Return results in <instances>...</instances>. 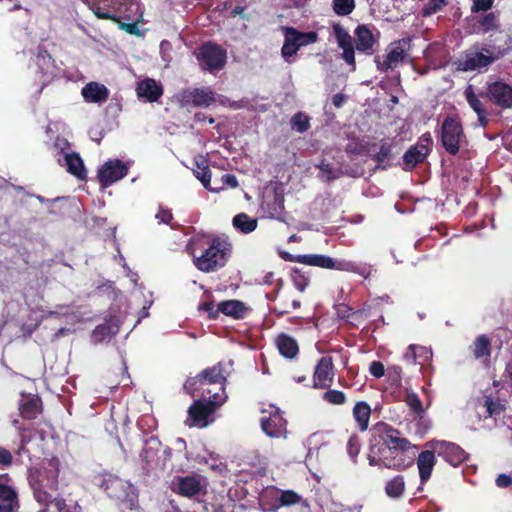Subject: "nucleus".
<instances>
[{
    "label": "nucleus",
    "instance_id": "53",
    "mask_svg": "<svg viewBox=\"0 0 512 512\" xmlns=\"http://www.w3.org/2000/svg\"><path fill=\"white\" fill-rule=\"evenodd\" d=\"M292 281L295 286V288L299 292H304L306 287L309 284V278L300 273L299 270L295 269L292 273Z\"/></svg>",
    "mask_w": 512,
    "mask_h": 512
},
{
    "label": "nucleus",
    "instance_id": "43",
    "mask_svg": "<svg viewBox=\"0 0 512 512\" xmlns=\"http://www.w3.org/2000/svg\"><path fill=\"white\" fill-rule=\"evenodd\" d=\"M473 354L476 358L490 356V341L486 335H480L476 338L473 347Z\"/></svg>",
    "mask_w": 512,
    "mask_h": 512
},
{
    "label": "nucleus",
    "instance_id": "30",
    "mask_svg": "<svg viewBox=\"0 0 512 512\" xmlns=\"http://www.w3.org/2000/svg\"><path fill=\"white\" fill-rule=\"evenodd\" d=\"M36 63L41 73V81L48 83L55 75L54 62L49 54L40 52L37 55Z\"/></svg>",
    "mask_w": 512,
    "mask_h": 512
},
{
    "label": "nucleus",
    "instance_id": "45",
    "mask_svg": "<svg viewBox=\"0 0 512 512\" xmlns=\"http://www.w3.org/2000/svg\"><path fill=\"white\" fill-rule=\"evenodd\" d=\"M405 402L410 410L419 418H422L425 414V408L423 407L422 401L418 395L412 391L408 392L405 398Z\"/></svg>",
    "mask_w": 512,
    "mask_h": 512
},
{
    "label": "nucleus",
    "instance_id": "26",
    "mask_svg": "<svg viewBox=\"0 0 512 512\" xmlns=\"http://www.w3.org/2000/svg\"><path fill=\"white\" fill-rule=\"evenodd\" d=\"M275 345L279 353L287 358L293 359L298 355L299 345L295 338L292 336L281 333L275 338Z\"/></svg>",
    "mask_w": 512,
    "mask_h": 512
},
{
    "label": "nucleus",
    "instance_id": "39",
    "mask_svg": "<svg viewBox=\"0 0 512 512\" xmlns=\"http://www.w3.org/2000/svg\"><path fill=\"white\" fill-rule=\"evenodd\" d=\"M284 36L285 40L281 49V54L284 60L288 63L292 62V57L299 50V46L295 40H293V36L290 34L287 28H284Z\"/></svg>",
    "mask_w": 512,
    "mask_h": 512
},
{
    "label": "nucleus",
    "instance_id": "20",
    "mask_svg": "<svg viewBox=\"0 0 512 512\" xmlns=\"http://www.w3.org/2000/svg\"><path fill=\"white\" fill-rule=\"evenodd\" d=\"M136 94L144 102H156L163 94L162 85L152 78H146L137 83Z\"/></svg>",
    "mask_w": 512,
    "mask_h": 512
},
{
    "label": "nucleus",
    "instance_id": "28",
    "mask_svg": "<svg viewBox=\"0 0 512 512\" xmlns=\"http://www.w3.org/2000/svg\"><path fill=\"white\" fill-rule=\"evenodd\" d=\"M428 145L418 143L417 145L408 149L404 154L403 160L407 169H413L418 163H421L428 155Z\"/></svg>",
    "mask_w": 512,
    "mask_h": 512
},
{
    "label": "nucleus",
    "instance_id": "47",
    "mask_svg": "<svg viewBox=\"0 0 512 512\" xmlns=\"http://www.w3.org/2000/svg\"><path fill=\"white\" fill-rule=\"evenodd\" d=\"M355 9V0H333V11L339 16H347Z\"/></svg>",
    "mask_w": 512,
    "mask_h": 512
},
{
    "label": "nucleus",
    "instance_id": "42",
    "mask_svg": "<svg viewBox=\"0 0 512 512\" xmlns=\"http://www.w3.org/2000/svg\"><path fill=\"white\" fill-rule=\"evenodd\" d=\"M290 34L293 36V40L296 41L299 48L309 44H313L318 40V34L314 31L300 32L292 27H286Z\"/></svg>",
    "mask_w": 512,
    "mask_h": 512
},
{
    "label": "nucleus",
    "instance_id": "7",
    "mask_svg": "<svg viewBox=\"0 0 512 512\" xmlns=\"http://www.w3.org/2000/svg\"><path fill=\"white\" fill-rule=\"evenodd\" d=\"M441 143L445 150L456 155L467 143L462 124L458 118L447 117L441 126Z\"/></svg>",
    "mask_w": 512,
    "mask_h": 512
},
{
    "label": "nucleus",
    "instance_id": "44",
    "mask_svg": "<svg viewBox=\"0 0 512 512\" xmlns=\"http://www.w3.org/2000/svg\"><path fill=\"white\" fill-rule=\"evenodd\" d=\"M303 504L306 505V501L303 500V498L293 490H283L281 491L280 497H279V506H293L296 504Z\"/></svg>",
    "mask_w": 512,
    "mask_h": 512
},
{
    "label": "nucleus",
    "instance_id": "24",
    "mask_svg": "<svg viewBox=\"0 0 512 512\" xmlns=\"http://www.w3.org/2000/svg\"><path fill=\"white\" fill-rule=\"evenodd\" d=\"M120 320L113 316L104 324L98 325L92 332L91 339L94 343L109 341L119 330Z\"/></svg>",
    "mask_w": 512,
    "mask_h": 512
},
{
    "label": "nucleus",
    "instance_id": "49",
    "mask_svg": "<svg viewBox=\"0 0 512 512\" xmlns=\"http://www.w3.org/2000/svg\"><path fill=\"white\" fill-rule=\"evenodd\" d=\"M291 125L297 132L303 133L309 129L310 119L306 114L298 112L292 117Z\"/></svg>",
    "mask_w": 512,
    "mask_h": 512
},
{
    "label": "nucleus",
    "instance_id": "27",
    "mask_svg": "<svg viewBox=\"0 0 512 512\" xmlns=\"http://www.w3.org/2000/svg\"><path fill=\"white\" fill-rule=\"evenodd\" d=\"M18 507V495L15 489L0 483V512H15Z\"/></svg>",
    "mask_w": 512,
    "mask_h": 512
},
{
    "label": "nucleus",
    "instance_id": "33",
    "mask_svg": "<svg viewBox=\"0 0 512 512\" xmlns=\"http://www.w3.org/2000/svg\"><path fill=\"white\" fill-rule=\"evenodd\" d=\"M195 460L200 464H206L208 467L217 473H222L226 470L225 462L220 458L219 455L213 452H205L204 454H198Z\"/></svg>",
    "mask_w": 512,
    "mask_h": 512
},
{
    "label": "nucleus",
    "instance_id": "35",
    "mask_svg": "<svg viewBox=\"0 0 512 512\" xmlns=\"http://www.w3.org/2000/svg\"><path fill=\"white\" fill-rule=\"evenodd\" d=\"M371 409L364 401L357 402L353 408V417L361 431L368 428Z\"/></svg>",
    "mask_w": 512,
    "mask_h": 512
},
{
    "label": "nucleus",
    "instance_id": "16",
    "mask_svg": "<svg viewBox=\"0 0 512 512\" xmlns=\"http://www.w3.org/2000/svg\"><path fill=\"white\" fill-rule=\"evenodd\" d=\"M263 432L271 438H286L287 422L280 414L278 408L272 407L269 416H263L260 420Z\"/></svg>",
    "mask_w": 512,
    "mask_h": 512
},
{
    "label": "nucleus",
    "instance_id": "37",
    "mask_svg": "<svg viewBox=\"0 0 512 512\" xmlns=\"http://www.w3.org/2000/svg\"><path fill=\"white\" fill-rule=\"evenodd\" d=\"M245 310L244 304L238 300H228L219 303V313L221 312L234 318L243 317Z\"/></svg>",
    "mask_w": 512,
    "mask_h": 512
},
{
    "label": "nucleus",
    "instance_id": "13",
    "mask_svg": "<svg viewBox=\"0 0 512 512\" xmlns=\"http://www.w3.org/2000/svg\"><path fill=\"white\" fill-rule=\"evenodd\" d=\"M226 58V51L212 43L204 44L198 54L201 67L210 72L222 69L226 63Z\"/></svg>",
    "mask_w": 512,
    "mask_h": 512
},
{
    "label": "nucleus",
    "instance_id": "25",
    "mask_svg": "<svg viewBox=\"0 0 512 512\" xmlns=\"http://www.w3.org/2000/svg\"><path fill=\"white\" fill-rule=\"evenodd\" d=\"M59 165L66 168L67 172L76 176L78 179L86 177V170L82 159L76 153H64L62 156L57 157Z\"/></svg>",
    "mask_w": 512,
    "mask_h": 512
},
{
    "label": "nucleus",
    "instance_id": "1",
    "mask_svg": "<svg viewBox=\"0 0 512 512\" xmlns=\"http://www.w3.org/2000/svg\"><path fill=\"white\" fill-rule=\"evenodd\" d=\"M229 373L225 365L219 363L185 382L184 389L188 393L193 395L196 390H202L203 394H209L207 400H196L190 406L187 419L189 426L205 428L213 422L212 414L227 400L224 385Z\"/></svg>",
    "mask_w": 512,
    "mask_h": 512
},
{
    "label": "nucleus",
    "instance_id": "34",
    "mask_svg": "<svg viewBox=\"0 0 512 512\" xmlns=\"http://www.w3.org/2000/svg\"><path fill=\"white\" fill-rule=\"evenodd\" d=\"M47 316L65 317L68 319V323L71 324H75L77 322L84 321L87 319L83 315L75 311L73 307L66 305H59L54 310L48 311Z\"/></svg>",
    "mask_w": 512,
    "mask_h": 512
},
{
    "label": "nucleus",
    "instance_id": "62",
    "mask_svg": "<svg viewBox=\"0 0 512 512\" xmlns=\"http://www.w3.org/2000/svg\"><path fill=\"white\" fill-rule=\"evenodd\" d=\"M512 483V478L506 474H500L496 479V485L500 488H506Z\"/></svg>",
    "mask_w": 512,
    "mask_h": 512
},
{
    "label": "nucleus",
    "instance_id": "38",
    "mask_svg": "<svg viewBox=\"0 0 512 512\" xmlns=\"http://www.w3.org/2000/svg\"><path fill=\"white\" fill-rule=\"evenodd\" d=\"M405 491V481L403 476H395L387 481L385 485V492L389 498L399 499Z\"/></svg>",
    "mask_w": 512,
    "mask_h": 512
},
{
    "label": "nucleus",
    "instance_id": "21",
    "mask_svg": "<svg viewBox=\"0 0 512 512\" xmlns=\"http://www.w3.org/2000/svg\"><path fill=\"white\" fill-rule=\"evenodd\" d=\"M333 363L331 357H322L314 372V387L326 388L332 384L333 381Z\"/></svg>",
    "mask_w": 512,
    "mask_h": 512
},
{
    "label": "nucleus",
    "instance_id": "18",
    "mask_svg": "<svg viewBox=\"0 0 512 512\" xmlns=\"http://www.w3.org/2000/svg\"><path fill=\"white\" fill-rule=\"evenodd\" d=\"M486 96L491 103L503 109L512 108V86L503 81L489 83Z\"/></svg>",
    "mask_w": 512,
    "mask_h": 512
},
{
    "label": "nucleus",
    "instance_id": "4",
    "mask_svg": "<svg viewBox=\"0 0 512 512\" xmlns=\"http://www.w3.org/2000/svg\"><path fill=\"white\" fill-rule=\"evenodd\" d=\"M285 259L290 262H297L309 266L354 273L364 279H368L373 270L372 265L368 263L356 262L347 259H334L322 254H288Z\"/></svg>",
    "mask_w": 512,
    "mask_h": 512
},
{
    "label": "nucleus",
    "instance_id": "51",
    "mask_svg": "<svg viewBox=\"0 0 512 512\" xmlns=\"http://www.w3.org/2000/svg\"><path fill=\"white\" fill-rule=\"evenodd\" d=\"M484 407L489 417L498 416L503 410L501 403L497 400H493L491 397L485 398Z\"/></svg>",
    "mask_w": 512,
    "mask_h": 512
},
{
    "label": "nucleus",
    "instance_id": "19",
    "mask_svg": "<svg viewBox=\"0 0 512 512\" xmlns=\"http://www.w3.org/2000/svg\"><path fill=\"white\" fill-rule=\"evenodd\" d=\"M207 481L202 476H186L179 478L177 491L185 497H194L206 493Z\"/></svg>",
    "mask_w": 512,
    "mask_h": 512
},
{
    "label": "nucleus",
    "instance_id": "17",
    "mask_svg": "<svg viewBox=\"0 0 512 512\" xmlns=\"http://www.w3.org/2000/svg\"><path fill=\"white\" fill-rule=\"evenodd\" d=\"M261 209L269 218L283 220L284 194L280 188L266 191L263 195Z\"/></svg>",
    "mask_w": 512,
    "mask_h": 512
},
{
    "label": "nucleus",
    "instance_id": "22",
    "mask_svg": "<svg viewBox=\"0 0 512 512\" xmlns=\"http://www.w3.org/2000/svg\"><path fill=\"white\" fill-rule=\"evenodd\" d=\"M435 454L436 452L433 449L427 448L425 451H422L418 456L417 467L419 471L421 485H424L431 477L432 471L436 464ZM422 489V486H420L418 488V491Z\"/></svg>",
    "mask_w": 512,
    "mask_h": 512
},
{
    "label": "nucleus",
    "instance_id": "9",
    "mask_svg": "<svg viewBox=\"0 0 512 512\" xmlns=\"http://www.w3.org/2000/svg\"><path fill=\"white\" fill-rule=\"evenodd\" d=\"M101 487L109 497L127 502L130 504V507L133 506L137 497L136 489L130 482L114 475H108L104 478Z\"/></svg>",
    "mask_w": 512,
    "mask_h": 512
},
{
    "label": "nucleus",
    "instance_id": "40",
    "mask_svg": "<svg viewBox=\"0 0 512 512\" xmlns=\"http://www.w3.org/2000/svg\"><path fill=\"white\" fill-rule=\"evenodd\" d=\"M194 174L196 178L201 181V183L206 189H209L214 192H217L219 190L210 188L211 173L206 160L200 159L196 161V169L194 170Z\"/></svg>",
    "mask_w": 512,
    "mask_h": 512
},
{
    "label": "nucleus",
    "instance_id": "52",
    "mask_svg": "<svg viewBox=\"0 0 512 512\" xmlns=\"http://www.w3.org/2000/svg\"><path fill=\"white\" fill-rule=\"evenodd\" d=\"M323 399L334 405H342L346 402V396L339 390H328L324 393Z\"/></svg>",
    "mask_w": 512,
    "mask_h": 512
},
{
    "label": "nucleus",
    "instance_id": "29",
    "mask_svg": "<svg viewBox=\"0 0 512 512\" xmlns=\"http://www.w3.org/2000/svg\"><path fill=\"white\" fill-rule=\"evenodd\" d=\"M356 48L360 52L370 53L375 44L372 31L365 25H360L355 30Z\"/></svg>",
    "mask_w": 512,
    "mask_h": 512
},
{
    "label": "nucleus",
    "instance_id": "54",
    "mask_svg": "<svg viewBox=\"0 0 512 512\" xmlns=\"http://www.w3.org/2000/svg\"><path fill=\"white\" fill-rule=\"evenodd\" d=\"M360 440L356 435H353L349 438L347 444V452L352 459H355L360 451Z\"/></svg>",
    "mask_w": 512,
    "mask_h": 512
},
{
    "label": "nucleus",
    "instance_id": "46",
    "mask_svg": "<svg viewBox=\"0 0 512 512\" xmlns=\"http://www.w3.org/2000/svg\"><path fill=\"white\" fill-rule=\"evenodd\" d=\"M465 98L471 109L476 113L480 114L485 110L483 103L479 97L474 93L473 87L469 85L464 91Z\"/></svg>",
    "mask_w": 512,
    "mask_h": 512
},
{
    "label": "nucleus",
    "instance_id": "11",
    "mask_svg": "<svg viewBox=\"0 0 512 512\" xmlns=\"http://www.w3.org/2000/svg\"><path fill=\"white\" fill-rule=\"evenodd\" d=\"M495 56L489 49L478 51L477 49L468 50L456 63L459 71H475L487 68L495 61Z\"/></svg>",
    "mask_w": 512,
    "mask_h": 512
},
{
    "label": "nucleus",
    "instance_id": "36",
    "mask_svg": "<svg viewBox=\"0 0 512 512\" xmlns=\"http://www.w3.org/2000/svg\"><path fill=\"white\" fill-rule=\"evenodd\" d=\"M233 226L243 234L253 232L257 228V219L248 216L246 213H239L233 218Z\"/></svg>",
    "mask_w": 512,
    "mask_h": 512
},
{
    "label": "nucleus",
    "instance_id": "56",
    "mask_svg": "<svg viewBox=\"0 0 512 512\" xmlns=\"http://www.w3.org/2000/svg\"><path fill=\"white\" fill-rule=\"evenodd\" d=\"M494 0H473L471 11L473 13L485 12L493 7Z\"/></svg>",
    "mask_w": 512,
    "mask_h": 512
},
{
    "label": "nucleus",
    "instance_id": "8",
    "mask_svg": "<svg viewBox=\"0 0 512 512\" xmlns=\"http://www.w3.org/2000/svg\"><path fill=\"white\" fill-rule=\"evenodd\" d=\"M171 456L170 448H162L160 441L155 437H150L145 441V445L140 454L145 463V469L148 471L154 469H163Z\"/></svg>",
    "mask_w": 512,
    "mask_h": 512
},
{
    "label": "nucleus",
    "instance_id": "59",
    "mask_svg": "<svg viewBox=\"0 0 512 512\" xmlns=\"http://www.w3.org/2000/svg\"><path fill=\"white\" fill-rule=\"evenodd\" d=\"M198 309L200 311L207 312L210 318H217L219 315V305L217 306V308H215L213 302H205L203 304H200Z\"/></svg>",
    "mask_w": 512,
    "mask_h": 512
},
{
    "label": "nucleus",
    "instance_id": "48",
    "mask_svg": "<svg viewBox=\"0 0 512 512\" xmlns=\"http://www.w3.org/2000/svg\"><path fill=\"white\" fill-rule=\"evenodd\" d=\"M430 354V351L424 347L410 345L407 351L404 353L403 359L408 363H414L418 356H425V358H428L430 357Z\"/></svg>",
    "mask_w": 512,
    "mask_h": 512
},
{
    "label": "nucleus",
    "instance_id": "64",
    "mask_svg": "<svg viewBox=\"0 0 512 512\" xmlns=\"http://www.w3.org/2000/svg\"><path fill=\"white\" fill-rule=\"evenodd\" d=\"M11 459V453L4 448H0V464L9 465L11 463Z\"/></svg>",
    "mask_w": 512,
    "mask_h": 512
},
{
    "label": "nucleus",
    "instance_id": "31",
    "mask_svg": "<svg viewBox=\"0 0 512 512\" xmlns=\"http://www.w3.org/2000/svg\"><path fill=\"white\" fill-rule=\"evenodd\" d=\"M385 434V443L389 451H407L411 448V443L406 438L401 437L397 430L387 428Z\"/></svg>",
    "mask_w": 512,
    "mask_h": 512
},
{
    "label": "nucleus",
    "instance_id": "12",
    "mask_svg": "<svg viewBox=\"0 0 512 512\" xmlns=\"http://www.w3.org/2000/svg\"><path fill=\"white\" fill-rule=\"evenodd\" d=\"M425 447L433 449L439 457L452 466H458L467 458L466 452L460 446L445 440L428 441Z\"/></svg>",
    "mask_w": 512,
    "mask_h": 512
},
{
    "label": "nucleus",
    "instance_id": "41",
    "mask_svg": "<svg viewBox=\"0 0 512 512\" xmlns=\"http://www.w3.org/2000/svg\"><path fill=\"white\" fill-rule=\"evenodd\" d=\"M479 29L482 33L496 31L499 28V16L497 13L489 12L478 20Z\"/></svg>",
    "mask_w": 512,
    "mask_h": 512
},
{
    "label": "nucleus",
    "instance_id": "6",
    "mask_svg": "<svg viewBox=\"0 0 512 512\" xmlns=\"http://www.w3.org/2000/svg\"><path fill=\"white\" fill-rule=\"evenodd\" d=\"M182 107H208L212 103L218 101L223 106H230L239 109L242 105L238 102H231L225 97L216 98L215 94L209 88H195L184 90L177 96Z\"/></svg>",
    "mask_w": 512,
    "mask_h": 512
},
{
    "label": "nucleus",
    "instance_id": "23",
    "mask_svg": "<svg viewBox=\"0 0 512 512\" xmlns=\"http://www.w3.org/2000/svg\"><path fill=\"white\" fill-rule=\"evenodd\" d=\"M81 95L87 103L101 104L107 100L109 90L104 84L91 81L81 89Z\"/></svg>",
    "mask_w": 512,
    "mask_h": 512
},
{
    "label": "nucleus",
    "instance_id": "50",
    "mask_svg": "<svg viewBox=\"0 0 512 512\" xmlns=\"http://www.w3.org/2000/svg\"><path fill=\"white\" fill-rule=\"evenodd\" d=\"M21 414L25 418H34L38 413V399L30 398L23 402L20 407Z\"/></svg>",
    "mask_w": 512,
    "mask_h": 512
},
{
    "label": "nucleus",
    "instance_id": "15",
    "mask_svg": "<svg viewBox=\"0 0 512 512\" xmlns=\"http://www.w3.org/2000/svg\"><path fill=\"white\" fill-rule=\"evenodd\" d=\"M332 35L338 47L342 50V59L351 66L352 71H355V49L351 35L340 23L332 25Z\"/></svg>",
    "mask_w": 512,
    "mask_h": 512
},
{
    "label": "nucleus",
    "instance_id": "55",
    "mask_svg": "<svg viewBox=\"0 0 512 512\" xmlns=\"http://www.w3.org/2000/svg\"><path fill=\"white\" fill-rule=\"evenodd\" d=\"M445 5V0H428V3L425 5L423 10L424 15L434 14Z\"/></svg>",
    "mask_w": 512,
    "mask_h": 512
},
{
    "label": "nucleus",
    "instance_id": "10",
    "mask_svg": "<svg viewBox=\"0 0 512 512\" xmlns=\"http://www.w3.org/2000/svg\"><path fill=\"white\" fill-rule=\"evenodd\" d=\"M409 41L399 40L388 46L386 55L383 59L379 56L375 58L377 69L381 72L395 69L403 63L408 57Z\"/></svg>",
    "mask_w": 512,
    "mask_h": 512
},
{
    "label": "nucleus",
    "instance_id": "3",
    "mask_svg": "<svg viewBox=\"0 0 512 512\" xmlns=\"http://www.w3.org/2000/svg\"><path fill=\"white\" fill-rule=\"evenodd\" d=\"M59 460L55 457L45 459L40 467L32 471L29 476L30 486L35 500L45 507L38 512H55L50 508L48 501L58 484Z\"/></svg>",
    "mask_w": 512,
    "mask_h": 512
},
{
    "label": "nucleus",
    "instance_id": "63",
    "mask_svg": "<svg viewBox=\"0 0 512 512\" xmlns=\"http://www.w3.org/2000/svg\"><path fill=\"white\" fill-rule=\"evenodd\" d=\"M222 181L225 185L235 188L238 186L237 178L232 174H225L222 176Z\"/></svg>",
    "mask_w": 512,
    "mask_h": 512
},
{
    "label": "nucleus",
    "instance_id": "60",
    "mask_svg": "<svg viewBox=\"0 0 512 512\" xmlns=\"http://www.w3.org/2000/svg\"><path fill=\"white\" fill-rule=\"evenodd\" d=\"M155 218L159 223L169 224L172 220V213L169 209H164L163 207H159L158 213L155 215Z\"/></svg>",
    "mask_w": 512,
    "mask_h": 512
},
{
    "label": "nucleus",
    "instance_id": "61",
    "mask_svg": "<svg viewBox=\"0 0 512 512\" xmlns=\"http://www.w3.org/2000/svg\"><path fill=\"white\" fill-rule=\"evenodd\" d=\"M369 371L374 377L380 378L385 372L384 365L379 361H373L370 364Z\"/></svg>",
    "mask_w": 512,
    "mask_h": 512
},
{
    "label": "nucleus",
    "instance_id": "14",
    "mask_svg": "<svg viewBox=\"0 0 512 512\" xmlns=\"http://www.w3.org/2000/svg\"><path fill=\"white\" fill-rule=\"evenodd\" d=\"M128 164L118 159L106 161L98 170V179L102 187H108L124 178L128 173Z\"/></svg>",
    "mask_w": 512,
    "mask_h": 512
},
{
    "label": "nucleus",
    "instance_id": "32",
    "mask_svg": "<svg viewBox=\"0 0 512 512\" xmlns=\"http://www.w3.org/2000/svg\"><path fill=\"white\" fill-rule=\"evenodd\" d=\"M391 456L383 457V466L386 468L394 469V470H402L405 469L408 465L411 464V458L406 459L404 452L400 450L389 451Z\"/></svg>",
    "mask_w": 512,
    "mask_h": 512
},
{
    "label": "nucleus",
    "instance_id": "2",
    "mask_svg": "<svg viewBox=\"0 0 512 512\" xmlns=\"http://www.w3.org/2000/svg\"><path fill=\"white\" fill-rule=\"evenodd\" d=\"M186 250L193 257L195 267L205 273L224 267L229 255L226 243L204 234L194 235L189 240Z\"/></svg>",
    "mask_w": 512,
    "mask_h": 512
},
{
    "label": "nucleus",
    "instance_id": "5",
    "mask_svg": "<svg viewBox=\"0 0 512 512\" xmlns=\"http://www.w3.org/2000/svg\"><path fill=\"white\" fill-rule=\"evenodd\" d=\"M99 19L116 20L117 13H126L129 20L140 21L143 9L139 0H82Z\"/></svg>",
    "mask_w": 512,
    "mask_h": 512
},
{
    "label": "nucleus",
    "instance_id": "58",
    "mask_svg": "<svg viewBox=\"0 0 512 512\" xmlns=\"http://www.w3.org/2000/svg\"><path fill=\"white\" fill-rule=\"evenodd\" d=\"M54 493L52 492L51 499L48 501V504L51 509L55 512H65L66 511V503L63 499L55 498Z\"/></svg>",
    "mask_w": 512,
    "mask_h": 512
},
{
    "label": "nucleus",
    "instance_id": "57",
    "mask_svg": "<svg viewBox=\"0 0 512 512\" xmlns=\"http://www.w3.org/2000/svg\"><path fill=\"white\" fill-rule=\"evenodd\" d=\"M53 147L56 151L55 157L57 158L62 156L64 153H68L66 150L69 149V143L65 138L57 137Z\"/></svg>",
    "mask_w": 512,
    "mask_h": 512
}]
</instances>
